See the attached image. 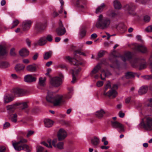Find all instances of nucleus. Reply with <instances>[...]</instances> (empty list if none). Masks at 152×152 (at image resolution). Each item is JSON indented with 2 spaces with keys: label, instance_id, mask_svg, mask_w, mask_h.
I'll return each mask as SVG.
<instances>
[{
  "label": "nucleus",
  "instance_id": "nucleus-64",
  "mask_svg": "<svg viewBox=\"0 0 152 152\" xmlns=\"http://www.w3.org/2000/svg\"><path fill=\"white\" fill-rule=\"evenodd\" d=\"M52 61H48L46 63V65L47 66H49L52 65Z\"/></svg>",
  "mask_w": 152,
  "mask_h": 152
},
{
  "label": "nucleus",
  "instance_id": "nucleus-12",
  "mask_svg": "<svg viewBox=\"0 0 152 152\" xmlns=\"http://www.w3.org/2000/svg\"><path fill=\"white\" fill-rule=\"evenodd\" d=\"M32 22L29 20L24 21L22 25V28L24 31L29 30L31 25Z\"/></svg>",
  "mask_w": 152,
  "mask_h": 152
},
{
  "label": "nucleus",
  "instance_id": "nucleus-22",
  "mask_svg": "<svg viewBox=\"0 0 152 152\" xmlns=\"http://www.w3.org/2000/svg\"><path fill=\"white\" fill-rule=\"evenodd\" d=\"M37 65L35 64H31L28 66L26 67V70L31 72H35L37 69Z\"/></svg>",
  "mask_w": 152,
  "mask_h": 152
},
{
  "label": "nucleus",
  "instance_id": "nucleus-40",
  "mask_svg": "<svg viewBox=\"0 0 152 152\" xmlns=\"http://www.w3.org/2000/svg\"><path fill=\"white\" fill-rule=\"evenodd\" d=\"M48 143H49V145L48 143H46L45 142H42V144H43L44 146H46V147H48L49 148H51L52 147V146L51 145V140H48Z\"/></svg>",
  "mask_w": 152,
  "mask_h": 152
},
{
  "label": "nucleus",
  "instance_id": "nucleus-52",
  "mask_svg": "<svg viewBox=\"0 0 152 152\" xmlns=\"http://www.w3.org/2000/svg\"><path fill=\"white\" fill-rule=\"evenodd\" d=\"M45 38H46V40L49 42H51L53 40L52 37L50 35H47L46 37H45Z\"/></svg>",
  "mask_w": 152,
  "mask_h": 152
},
{
  "label": "nucleus",
  "instance_id": "nucleus-36",
  "mask_svg": "<svg viewBox=\"0 0 152 152\" xmlns=\"http://www.w3.org/2000/svg\"><path fill=\"white\" fill-rule=\"evenodd\" d=\"M46 79L45 77H40L39 79V83L41 86H44L45 85Z\"/></svg>",
  "mask_w": 152,
  "mask_h": 152
},
{
  "label": "nucleus",
  "instance_id": "nucleus-59",
  "mask_svg": "<svg viewBox=\"0 0 152 152\" xmlns=\"http://www.w3.org/2000/svg\"><path fill=\"white\" fill-rule=\"evenodd\" d=\"M91 77H94L95 79H98L99 77V74L98 73L94 74L93 76H91Z\"/></svg>",
  "mask_w": 152,
  "mask_h": 152
},
{
  "label": "nucleus",
  "instance_id": "nucleus-47",
  "mask_svg": "<svg viewBox=\"0 0 152 152\" xmlns=\"http://www.w3.org/2000/svg\"><path fill=\"white\" fill-rule=\"evenodd\" d=\"M111 87L110 85V83H107L106 86H105V88L104 89V95H106V91H107V90L109 88H110Z\"/></svg>",
  "mask_w": 152,
  "mask_h": 152
},
{
  "label": "nucleus",
  "instance_id": "nucleus-53",
  "mask_svg": "<svg viewBox=\"0 0 152 152\" xmlns=\"http://www.w3.org/2000/svg\"><path fill=\"white\" fill-rule=\"evenodd\" d=\"M10 124L8 122H6L3 125L4 129H6L7 128L10 127Z\"/></svg>",
  "mask_w": 152,
  "mask_h": 152
},
{
  "label": "nucleus",
  "instance_id": "nucleus-26",
  "mask_svg": "<svg viewBox=\"0 0 152 152\" xmlns=\"http://www.w3.org/2000/svg\"><path fill=\"white\" fill-rule=\"evenodd\" d=\"M20 55L23 57H26L29 54L28 51L25 48H23L19 51Z\"/></svg>",
  "mask_w": 152,
  "mask_h": 152
},
{
  "label": "nucleus",
  "instance_id": "nucleus-37",
  "mask_svg": "<svg viewBox=\"0 0 152 152\" xmlns=\"http://www.w3.org/2000/svg\"><path fill=\"white\" fill-rule=\"evenodd\" d=\"M125 77L127 79L133 78L134 77V75L132 72H128L125 74Z\"/></svg>",
  "mask_w": 152,
  "mask_h": 152
},
{
  "label": "nucleus",
  "instance_id": "nucleus-33",
  "mask_svg": "<svg viewBox=\"0 0 152 152\" xmlns=\"http://www.w3.org/2000/svg\"><path fill=\"white\" fill-rule=\"evenodd\" d=\"M113 5L115 9H119L121 7L120 2L118 0H115L113 1Z\"/></svg>",
  "mask_w": 152,
  "mask_h": 152
},
{
  "label": "nucleus",
  "instance_id": "nucleus-61",
  "mask_svg": "<svg viewBox=\"0 0 152 152\" xmlns=\"http://www.w3.org/2000/svg\"><path fill=\"white\" fill-rule=\"evenodd\" d=\"M117 14L114 12H112L109 15V16L111 17H113L115 16Z\"/></svg>",
  "mask_w": 152,
  "mask_h": 152
},
{
  "label": "nucleus",
  "instance_id": "nucleus-38",
  "mask_svg": "<svg viewBox=\"0 0 152 152\" xmlns=\"http://www.w3.org/2000/svg\"><path fill=\"white\" fill-rule=\"evenodd\" d=\"M52 54V52L51 51L45 53L44 56V58L45 60L48 59L51 56Z\"/></svg>",
  "mask_w": 152,
  "mask_h": 152
},
{
  "label": "nucleus",
  "instance_id": "nucleus-2",
  "mask_svg": "<svg viewBox=\"0 0 152 152\" xmlns=\"http://www.w3.org/2000/svg\"><path fill=\"white\" fill-rule=\"evenodd\" d=\"M111 23V20L109 18L100 14L98 17L95 26L99 29L104 30L110 28Z\"/></svg>",
  "mask_w": 152,
  "mask_h": 152
},
{
  "label": "nucleus",
  "instance_id": "nucleus-41",
  "mask_svg": "<svg viewBox=\"0 0 152 152\" xmlns=\"http://www.w3.org/2000/svg\"><path fill=\"white\" fill-rule=\"evenodd\" d=\"M17 115L16 114H14L11 115L10 117L11 121L14 123H16L17 121Z\"/></svg>",
  "mask_w": 152,
  "mask_h": 152
},
{
  "label": "nucleus",
  "instance_id": "nucleus-19",
  "mask_svg": "<svg viewBox=\"0 0 152 152\" xmlns=\"http://www.w3.org/2000/svg\"><path fill=\"white\" fill-rule=\"evenodd\" d=\"M36 78L31 75H26L24 77V81L27 82H32L35 81Z\"/></svg>",
  "mask_w": 152,
  "mask_h": 152
},
{
  "label": "nucleus",
  "instance_id": "nucleus-42",
  "mask_svg": "<svg viewBox=\"0 0 152 152\" xmlns=\"http://www.w3.org/2000/svg\"><path fill=\"white\" fill-rule=\"evenodd\" d=\"M64 143L63 142H60L58 143L56 145V147L60 149H64Z\"/></svg>",
  "mask_w": 152,
  "mask_h": 152
},
{
  "label": "nucleus",
  "instance_id": "nucleus-63",
  "mask_svg": "<svg viewBox=\"0 0 152 152\" xmlns=\"http://www.w3.org/2000/svg\"><path fill=\"white\" fill-rule=\"evenodd\" d=\"M26 42L28 46H30L31 45V41L30 40L28 39H26Z\"/></svg>",
  "mask_w": 152,
  "mask_h": 152
},
{
  "label": "nucleus",
  "instance_id": "nucleus-48",
  "mask_svg": "<svg viewBox=\"0 0 152 152\" xmlns=\"http://www.w3.org/2000/svg\"><path fill=\"white\" fill-rule=\"evenodd\" d=\"M105 51L104 50L100 51L98 53V56L99 58L103 56L104 55Z\"/></svg>",
  "mask_w": 152,
  "mask_h": 152
},
{
  "label": "nucleus",
  "instance_id": "nucleus-10",
  "mask_svg": "<svg viewBox=\"0 0 152 152\" xmlns=\"http://www.w3.org/2000/svg\"><path fill=\"white\" fill-rule=\"evenodd\" d=\"M124 8L129 14L133 15L132 12L135 9L136 7L132 3H130L126 5L124 7Z\"/></svg>",
  "mask_w": 152,
  "mask_h": 152
},
{
  "label": "nucleus",
  "instance_id": "nucleus-56",
  "mask_svg": "<svg viewBox=\"0 0 152 152\" xmlns=\"http://www.w3.org/2000/svg\"><path fill=\"white\" fill-rule=\"evenodd\" d=\"M103 84V82L102 81H98L96 83L97 86L98 87L102 86Z\"/></svg>",
  "mask_w": 152,
  "mask_h": 152
},
{
  "label": "nucleus",
  "instance_id": "nucleus-28",
  "mask_svg": "<svg viewBox=\"0 0 152 152\" xmlns=\"http://www.w3.org/2000/svg\"><path fill=\"white\" fill-rule=\"evenodd\" d=\"M102 74H100V76L101 79L102 80L104 79V77H103L102 76H104L105 77H108V76L111 75V74L110 72L108 71H105L104 70H102L101 71Z\"/></svg>",
  "mask_w": 152,
  "mask_h": 152
},
{
  "label": "nucleus",
  "instance_id": "nucleus-46",
  "mask_svg": "<svg viewBox=\"0 0 152 152\" xmlns=\"http://www.w3.org/2000/svg\"><path fill=\"white\" fill-rule=\"evenodd\" d=\"M143 20L145 22H148L150 21V17L148 15H146L144 17Z\"/></svg>",
  "mask_w": 152,
  "mask_h": 152
},
{
  "label": "nucleus",
  "instance_id": "nucleus-57",
  "mask_svg": "<svg viewBox=\"0 0 152 152\" xmlns=\"http://www.w3.org/2000/svg\"><path fill=\"white\" fill-rule=\"evenodd\" d=\"M75 55L77 54H78L79 55H83L84 56H86V55L85 53L83 52H81L79 51H75Z\"/></svg>",
  "mask_w": 152,
  "mask_h": 152
},
{
  "label": "nucleus",
  "instance_id": "nucleus-55",
  "mask_svg": "<svg viewBox=\"0 0 152 152\" xmlns=\"http://www.w3.org/2000/svg\"><path fill=\"white\" fill-rule=\"evenodd\" d=\"M10 54L12 56H15V55L16 54L15 52V49L14 48H12L10 50Z\"/></svg>",
  "mask_w": 152,
  "mask_h": 152
},
{
  "label": "nucleus",
  "instance_id": "nucleus-62",
  "mask_svg": "<svg viewBox=\"0 0 152 152\" xmlns=\"http://www.w3.org/2000/svg\"><path fill=\"white\" fill-rule=\"evenodd\" d=\"M5 149V147L3 146H0V151L1 152H3Z\"/></svg>",
  "mask_w": 152,
  "mask_h": 152
},
{
  "label": "nucleus",
  "instance_id": "nucleus-8",
  "mask_svg": "<svg viewBox=\"0 0 152 152\" xmlns=\"http://www.w3.org/2000/svg\"><path fill=\"white\" fill-rule=\"evenodd\" d=\"M56 32L59 36L63 35L66 32L65 28L63 26L61 21L59 23V27L56 29Z\"/></svg>",
  "mask_w": 152,
  "mask_h": 152
},
{
  "label": "nucleus",
  "instance_id": "nucleus-35",
  "mask_svg": "<svg viewBox=\"0 0 152 152\" xmlns=\"http://www.w3.org/2000/svg\"><path fill=\"white\" fill-rule=\"evenodd\" d=\"M10 66L9 63L7 62H0V68H5Z\"/></svg>",
  "mask_w": 152,
  "mask_h": 152
},
{
  "label": "nucleus",
  "instance_id": "nucleus-60",
  "mask_svg": "<svg viewBox=\"0 0 152 152\" xmlns=\"http://www.w3.org/2000/svg\"><path fill=\"white\" fill-rule=\"evenodd\" d=\"M38 54L37 53H35L32 57L33 60H37L38 56Z\"/></svg>",
  "mask_w": 152,
  "mask_h": 152
},
{
  "label": "nucleus",
  "instance_id": "nucleus-34",
  "mask_svg": "<svg viewBox=\"0 0 152 152\" xmlns=\"http://www.w3.org/2000/svg\"><path fill=\"white\" fill-rule=\"evenodd\" d=\"M13 99V97L10 96L9 95L5 96L4 97V101L5 103H7L12 101Z\"/></svg>",
  "mask_w": 152,
  "mask_h": 152
},
{
  "label": "nucleus",
  "instance_id": "nucleus-21",
  "mask_svg": "<svg viewBox=\"0 0 152 152\" xmlns=\"http://www.w3.org/2000/svg\"><path fill=\"white\" fill-rule=\"evenodd\" d=\"M91 142L94 146L96 148L100 143V140L97 137H94L91 139Z\"/></svg>",
  "mask_w": 152,
  "mask_h": 152
},
{
  "label": "nucleus",
  "instance_id": "nucleus-39",
  "mask_svg": "<svg viewBox=\"0 0 152 152\" xmlns=\"http://www.w3.org/2000/svg\"><path fill=\"white\" fill-rule=\"evenodd\" d=\"M18 104V107H20L22 109H25L27 107L28 105L26 102H24L23 103H17Z\"/></svg>",
  "mask_w": 152,
  "mask_h": 152
},
{
  "label": "nucleus",
  "instance_id": "nucleus-27",
  "mask_svg": "<svg viewBox=\"0 0 152 152\" xmlns=\"http://www.w3.org/2000/svg\"><path fill=\"white\" fill-rule=\"evenodd\" d=\"M46 38L45 37H43L40 38L38 40L37 44L40 46H42L45 45L47 42Z\"/></svg>",
  "mask_w": 152,
  "mask_h": 152
},
{
  "label": "nucleus",
  "instance_id": "nucleus-4",
  "mask_svg": "<svg viewBox=\"0 0 152 152\" xmlns=\"http://www.w3.org/2000/svg\"><path fill=\"white\" fill-rule=\"evenodd\" d=\"M27 142V140L26 139L23 138L19 142H12V145L15 150L17 151H19L24 150L27 152H29L30 150L28 145L26 144L19 145L20 143H26Z\"/></svg>",
  "mask_w": 152,
  "mask_h": 152
},
{
  "label": "nucleus",
  "instance_id": "nucleus-13",
  "mask_svg": "<svg viewBox=\"0 0 152 152\" xmlns=\"http://www.w3.org/2000/svg\"><path fill=\"white\" fill-rule=\"evenodd\" d=\"M135 50L137 51L142 53H146L148 52V50L146 47L142 45H137L135 47Z\"/></svg>",
  "mask_w": 152,
  "mask_h": 152
},
{
  "label": "nucleus",
  "instance_id": "nucleus-1",
  "mask_svg": "<svg viewBox=\"0 0 152 152\" xmlns=\"http://www.w3.org/2000/svg\"><path fill=\"white\" fill-rule=\"evenodd\" d=\"M72 89H70L69 92L63 96L57 95L54 96L53 93L51 91L47 92L46 100L48 102L52 103L55 106H57L65 102V99L70 98L72 96Z\"/></svg>",
  "mask_w": 152,
  "mask_h": 152
},
{
  "label": "nucleus",
  "instance_id": "nucleus-7",
  "mask_svg": "<svg viewBox=\"0 0 152 152\" xmlns=\"http://www.w3.org/2000/svg\"><path fill=\"white\" fill-rule=\"evenodd\" d=\"M112 127L114 128L118 129V131L121 133L124 131V126L122 124L117 121H111Z\"/></svg>",
  "mask_w": 152,
  "mask_h": 152
},
{
  "label": "nucleus",
  "instance_id": "nucleus-15",
  "mask_svg": "<svg viewBox=\"0 0 152 152\" xmlns=\"http://www.w3.org/2000/svg\"><path fill=\"white\" fill-rule=\"evenodd\" d=\"M102 67L101 64H99L96 66L90 74V76H93L94 74L98 73L99 70Z\"/></svg>",
  "mask_w": 152,
  "mask_h": 152
},
{
  "label": "nucleus",
  "instance_id": "nucleus-6",
  "mask_svg": "<svg viewBox=\"0 0 152 152\" xmlns=\"http://www.w3.org/2000/svg\"><path fill=\"white\" fill-rule=\"evenodd\" d=\"M59 77H55L52 78L50 80V83L53 86L58 87L62 83L64 76L62 73L59 74Z\"/></svg>",
  "mask_w": 152,
  "mask_h": 152
},
{
  "label": "nucleus",
  "instance_id": "nucleus-54",
  "mask_svg": "<svg viewBox=\"0 0 152 152\" xmlns=\"http://www.w3.org/2000/svg\"><path fill=\"white\" fill-rule=\"evenodd\" d=\"M34 132L31 130H29L28 131V133L26 135L27 137H29L31 135H32L34 133Z\"/></svg>",
  "mask_w": 152,
  "mask_h": 152
},
{
  "label": "nucleus",
  "instance_id": "nucleus-50",
  "mask_svg": "<svg viewBox=\"0 0 152 152\" xmlns=\"http://www.w3.org/2000/svg\"><path fill=\"white\" fill-rule=\"evenodd\" d=\"M58 141V139H53L52 141H51V143H52V145L54 147H56V144Z\"/></svg>",
  "mask_w": 152,
  "mask_h": 152
},
{
  "label": "nucleus",
  "instance_id": "nucleus-5",
  "mask_svg": "<svg viewBox=\"0 0 152 152\" xmlns=\"http://www.w3.org/2000/svg\"><path fill=\"white\" fill-rule=\"evenodd\" d=\"M130 62L132 66L133 67H136L139 64V69H144L147 66L146 63L144 59H134L131 60Z\"/></svg>",
  "mask_w": 152,
  "mask_h": 152
},
{
  "label": "nucleus",
  "instance_id": "nucleus-24",
  "mask_svg": "<svg viewBox=\"0 0 152 152\" xmlns=\"http://www.w3.org/2000/svg\"><path fill=\"white\" fill-rule=\"evenodd\" d=\"M79 72V70L78 69H74L72 70V83H75L76 81V78L75 76Z\"/></svg>",
  "mask_w": 152,
  "mask_h": 152
},
{
  "label": "nucleus",
  "instance_id": "nucleus-18",
  "mask_svg": "<svg viewBox=\"0 0 152 152\" xmlns=\"http://www.w3.org/2000/svg\"><path fill=\"white\" fill-rule=\"evenodd\" d=\"M44 29L43 24L41 23H37L35 25V29L38 32H40L42 31Z\"/></svg>",
  "mask_w": 152,
  "mask_h": 152
},
{
  "label": "nucleus",
  "instance_id": "nucleus-58",
  "mask_svg": "<svg viewBox=\"0 0 152 152\" xmlns=\"http://www.w3.org/2000/svg\"><path fill=\"white\" fill-rule=\"evenodd\" d=\"M124 113L122 112V111H120L119 112V116L121 118H123L124 116Z\"/></svg>",
  "mask_w": 152,
  "mask_h": 152
},
{
  "label": "nucleus",
  "instance_id": "nucleus-3",
  "mask_svg": "<svg viewBox=\"0 0 152 152\" xmlns=\"http://www.w3.org/2000/svg\"><path fill=\"white\" fill-rule=\"evenodd\" d=\"M138 126L147 130H152V116L148 115L145 116L142 119Z\"/></svg>",
  "mask_w": 152,
  "mask_h": 152
},
{
  "label": "nucleus",
  "instance_id": "nucleus-45",
  "mask_svg": "<svg viewBox=\"0 0 152 152\" xmlns=\"http://www.w3.org/2000/svg\"><path fill=\"white\" fill-rule=\"evenodd\" d=\"M86 31L85 29H82L80 30V35L82 37H84L86 35Z\"/></svg>",
  "mask_w": 152,
  "mask_h": 152
},
{
  "label": "nucleus",
  "instance_id": "nucleus-43",
  "mask_svg": "<svg viewBox=\"0 0 152 152\" xmlns=\"http://www.w3.org/2000/svg\"><path fill=\"white\" fill-rule=\"evenodd\" d=\"M19 23V21L18 20L15 19L13 21L12 23V26L10 28L12 29L16 26Z\"/></svg>",
  "mask_w": 152,
  "mask_h": 152
},
{
  "label": "nucleus",
  "instance_id": "nucleus-20",
  "mask_svg": "<svg viewBox=\"0 0 152 152\" xmlns=\"http://www.w3.org/2000/svg\"><path fill=\"white\" fill-rule=\"evenodd\" d=\"M117 95V93L115 90L111 89L106 93L105 95L112 98H115Z\"/></svg>",
  "mask_w": 152,
  "mask_h": 152
},
{
  "label": "nucleus",
  "instance_id": "nucleus-17",
  "mask_svg": "<svg viewBox=\"0 0 152 152\" xmlns=\"http://www.w3.org/2000/svg\"><path fill=\"white\" fill-rule=\"evenodd\" d=\"M121 57L122 60L124 62H125L126 61H130L132 58V55L131 53L127 52Z\"/></svg>",
  "mask_w": 152,
  "mask_h": 152
},
{
  "label": "nucleus",
  "instance_id": "nucleus-14",
  "mask_svg": "<svg viewBox=\"0 0 152 152\" xmlns=\"http://www.w3.org/2000/svg\"><path fill=\"white\" fill-rule=\"evenodd\" d=\"M18 108V104L17 103L7 106V110L9 113L13 112L15 109Z\"/></svg>",
  "mask_w": 152,
  "mask_h": 152
},
{
  "label": "nucleus",
  "instance_id": "nucleus-25",
  "mask_svg": "<svg viewBox=\"0 0 152 152\" xmlns=\"http://www.w3.org/2000/svg\"><path fill=\"white\" fill-rule=\"evenodd\" d=\"M148 88L147 86H143L141 87L138 91L139 94L142 95L145 94L148 91Z\"/></svg>",
  "mask_w": 152,
  "mask_h": 152
},
{
  "label": "nucleus",
  "instance_id": "nucleus-51",
  "mask_svg": "<svg viewBox=\"0 0 152 152\" xmlns=\"http://www.w3.org/2000/svg\"><path fill=\"white\" fill-rule=\"evenodd\" d=\"M85 0H77L76 2V5L78 6V5L80 4V3H82L83 4L85 3Z\"/></svg>",
  "mask_w": 152,
  "mask_h": 152
},
{
  "label": "nucleus",
  "instance_id": "nucleus-30",
  "mask_svg": "<svg viewBox=\"0 0 152 152\" xmlns=\"http://www.w3.org/2000/svg\"><path fill=\"white\" fill-rule=\"evenodd\" d=\"M105 7V5L104 3H102L96 9L95 11L96 13L98 14L102 12Z\"/></svg>",
  "mask_w": 152,
  "mask_h": 152
},
{
  "label": "nucleus",
  "instance_id": "nucleus-11",
  "mask_svg": "<svg viewBox=\"0 0 152 152\" xmlns=\"http://www.w3.org/2000/svg\"><path fill=\"white\" fill-rule=\"evenodd\" d=\"M13 93L14 94L18 96L24 95L26 93V91L20 88H15L14 89Z\"/></svg>",
  "mask_w": 152,
  "mask_h": 152
},
{
  "label": "nucleus",
  "instance_id": "nucleus-44",
  "mask_svg": "<svg viewBox=\"0 0 152 152\" xmlns=\"http://www.w3.org/2000/svg\"><path fill=\"white\" fill-rule=\"evenodd\" d=\"M37 152H47L46 150L41 146H38L37 147Z\"/></svg>",
  "mask_w": 152,
  "mask_h": 152
},
{
  "label": "nucleus",
  "instance_id": "nucleus-32",
  "mask_svg": "<svg viewBox=\"0 0 152 152\" xmlns=\"http://www.w3.org/2000/svg\"><path fill=\"white\" fill-rule=\"evenodd\" d=\"M25 66L23 64H17L15 66V70L17 72L23 70Z\"/></svg>",
  "mask_w": 152,
  "mask_h": 152
},
{
  "label": "nucleus",
  "instance_id": "nucleus-16",
  "mask_svg": "<svg viewBox=\"0 0 152 152\" xmlns=\"http://www.w3.org/2000/svg\"><path fill=\"white\" fill-rule=\"evenodd\" d=\"M66 59L68 60L71 63H72L74 65L78 66V65H81L82 63L80 61H78L75 59L70 57L69 56H67L66 57Z\"/></svg>",
  "mask_w": 152,
  "mask_h": 152
},
{
  "label": "nucleus",
  "instance_id": "nucleus-29",
  "mask_svg": "<svg viewBox=\"0 0 152 152\" xmlns=\"http://www.w3.org/2000/svg\"><path fill=\"white\" fill-rule=\"evenodd\" d=\"M105 113L104 111L102 110L97 111L95 114L96 117L99 118H102Z\"/></svg>",
  "mask_w": 152,
  "mask_h": 152
},
{
  "label": "nucleus",
  "instance_id": "nucleus-31",
  "mask_svg": "<svg viewBox=\"0 0 152 152\" xmlns=\"http://www.w3.org/2000/svg\"><path fill=\"white\" fill-rule=\"evenodd\" d=\"M44 122L45 126L47 127H51L53 124V121L48 119H45L44 120Z\"/></svg>",
  "mask_w": 152,
  "mask_h": 152
},
{
  "label": "nucleus",
  "instance_id": "nucleus-49",
  "mask_svg": "<svg viewBox=\"0 0 152 152\" xmlns=\"http://www.w3.org/2000/svg\"><path fill=\"white\" fill-rule=\"evenodd\" d=\"M145 31L148 32H151L152 31V26L151 25L148 26L145 29Z\"/></svg>",
  "mask_w": 152,
  "mask_h": 152
},
{
  "label": "nucleus",
  "instance_id": "nucleus-9",
  "mask_svg": "<svg viewBox=\"0 0 152 152\" xmlns=\"http://www.w3.org/2000/svg\"><path fill=\"white\" fill-rule=\"evenodd\" d=\"M67 136V134L66 132L63 129H60L58 132L57 137L59 141L64 140Z\"/></svg>",
  "mask_w": 152,
  "mask_h": 152
},
{
  "label": "nucleus",
  "instance_id": "nucleus-23",
  "mask_svg": "<svg viewBox=\"0 0 152 152\" xmlns=\"http://www.w3.org/2000/svg\"><path fill=\"white\" fill-rule=\"evenodd\" d=\"M7 53L4 46L0 45V58H3L7 56Z\"/></svg>",
  "mask_w": 152,
  "mask_h": 152
}]
</instances>
